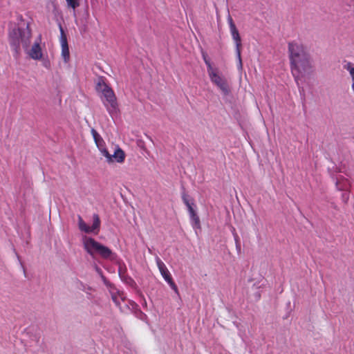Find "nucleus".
I'll use <instances>...</instances> for the list:
<instances>
[{
  "label": "nucleus",
  "instance_id": "obj_1",
  "mask_svg": "<svg viewBox=\"0 0 354 354\" xmlns=\"http://www.w3.org/2000/svg\"><path fill=\"white\" fill-rule=\"evenodd\" d=\"M288 57L292 74L299 85V82L313 73V59L306 47L296 41L288 44Z\"/></svg>",
  "mask_w": 354,
  "mask_h": 354
},
{
  "label": "nucleus",
  "instance_id": "obj_2",
  "mask_svg": "<svg viewBox=\"0 0 354 354\" xmlns=\"http://www.w3.org/2000/svg\"><path fill=\"white\" fill-rule=\"evenodd\" d=\"M31 33L28 26L26 28H13L10 32V43L16 52H18L20 45L26 50L28 56L34 60H41L43 58V52L40 46L41 40L36 41L30 49Z\"/></svg>",
  "mask_w": 354,
  "mask_h": 354
},
{
  "label": "nucleus",
  "instance_id": "obj_3",
  "mask_svg": "<svg viewBox=\"0 0 354 354\" xmlns=\"http://www.w3.org/2000/svg\"><path fill=\"white\" fill-rule=\"evenodd\" d=\"M96 90L101 94V99L106 111L111 117L115 116L119 112L117 98L113 91L108 86L103 80H99Z\"/></svg>",
  "mask_w": 354,
  "mask_h": 354
},
{
  "label": "nucleus",
  "instance_id": "obj_4",
  "mask_svg": "<svg viewBox=\"0 0 354 354\" xmlns=\"http://www.w3.org/2000/svg\"><path fill=\"white\" fill-rule=\"evenodd\" d=\"M82 243L84 250L92 257L99 255L104 259L111 261H116L117 259L115 253L91 237L87 236H82Z\"/></svg>",
  "mask_w": 354,
  "mask_h": 354
},
{
  "label": "nucleus",
  "instance_id": "obj_5",
  "mask_svg": "<svg viewBox=\"0 0 354 354\" xmlns=\"http://www.w3.org/2000/svg\"><path fill=\"white\" fill-rule=\"evenodd\" d=\"M211 82L215 85L224 95H229L231 88L226 78L219 72L218 68H215L207 72Z\"/></svg>",
  "mask_w": 354,
  "mask_h": 354
},
{
  "label": "nucleus",
  "instance_id": "obj_6",
  "mask_svg": "<svg viewBox=\"0 0 354 354\" xmlns=\"http://www.w3.org/2000/svg\"><path fill=\"white\" fill-rule=\"evenodd\" d=\"M228 24L230 26V30L233 40L234 41L236 46V53L238 59V68L242 69L243 64L241 55V39L239 35V30H237L232 17L229 16L227 19Z\"/></svg>",
  "mask_w": 354,
  "mask_h": 354
},
{
  "label": "nucleus",
  "instance_id": "obj_7",
  "mask_svg": "<svg viewBox=\"0 0 354 354\" xmlns=\"http://www.w3.org/2000/svg\"><path fill=\"white\" fill-rule=\"evenodd\" d=\"M78 227L79 229L85 233H91L95 235L97 234L100 232V220L97 214H94L93 216V225L88 226L82 218L81 216L78 217Z\"/></svg>",
  "mask_w": 354,
  "mask_h": 354
},
{
  "label": "nucleus",
  "instance_id": "obj_8",
  "mask_svg": "<svg viewBox=\"0 0 354 354\" xmlns=\"http://www.w3.org/2000/svg\"><path fill=\"white\" fill-rule=\"evenodd\" d=\"M183 201L187 207L192 227L196 231L201 229L200 219L198 216L196 211L194 209V203L190 200L187 195L184 194L183 196Z\"/></svg>",
  "mask_w": 354,
  "mask_h": 354
},
{
  "label": "nucleus",
  "instance_id": "obj_9",
  "mask_svg": "<svg viewBox=\"0 0 354 354\" xmlns=\"http://www.w3.org/2000/svg\"><path fill=\"white\" fill-rule=\"evenodd\" d=\"M156 261L158 270L163 279L168 283L171 289L174 290L176 293L178 294V288L175 283L173 281L172 278L171 277V274L165 264L161 261V259L159 257L156 258Z\"/></svg>",
  "mask_w": 354,
  "mask_h": 354
},
{
  "label": "nucleus",
  "instance_id": "obj_10",
  "mask_svg": "<svg viewBox=\"0 0 354 354\" xmlns=\"http://www.w3.org/2000/svg\"><path fill=\"white\" fill-rule=\"evenodd\" d=\"M60 44L62 48V57L65 63H67L70 59V53L69 48L68 46L67 39L64 32V30L62 27H60Z\"/></svg>",
  "mask_w": 354,
  "mask_h": 354
},
{
  "label": "nucleus",
  "instance_id": "obj_11",
  "mask_svg": "<svg viewBox=\"0 0 354 354\" xmlns=\"http://www.w3.org/2000/svg\"><path fill=\"white\" fill-rule=\"evenodd\" d=\"M111 160H106L107 162L111 163L113 162H116L118 163H122L125 160V153L124 151L120 148L119 147H116L113 154H110Z\"/></svg>",
  "mask_w": 354,
  "mask_h": 354
},
{
  "label": "nucleus",
  "instance_id": "obj_12",
  "mask_svg": "<svg viewBox=\"0 0 354 354\" xmlns=\"http://www.w3.org/2000/svg\"><path fill=\"white\" fill-rule=\"evenodd\" d=\"M96 145L100 151L101 152L102 155L106 158V160H111L110 153H109L106 148L104 141L103 140L100 142H98L96 144Z\"/></svg>",
  "mask_w": 354,
  "mask_h": 354
},
{
  "label": "nucleus",
  "instance_id": "obj_13",
  "mask_svg": "<svg viewBox=\"0 0 354 354\" xmlns=\"http://www.w3.org/2000/svg\"><path fill=\"white\" fill-rule=\"evenodd\" d=\"M337 187L339 190H346L350 187V183L347 180L342 181L341 178H339L337 183Z\"/></svg>",
  "mask_w": 354,
  "mask_h": 354
},
{
  "label": "nucleus",
  "instance_id": "obj_14",
  "mask_svg": "<svg viewBox=\"0 0 354 354\" xmlns=\"http://www.w3.org/2000/svg\"><path fill=\"white\" fill-rule=\"evenodd\" d=\"M203 59L204 60L205 64L207 66V72H209L216 68L212 66V64L210 62V59L208 58L207 55L205 53H203Z\"/></svg>",
  "mask_w": 354,
  "mask_h": 354
},
{
  "label": "nucleus",
  "instance_id": "obj_15",
  "mask_svg": "<svg viewBox=\"0 0 354 354\" xmlns=\"http://www.w3.org/2000/svg\"><path fill=\"white\" fill-rule=\"evenodd\" d=\"M91 132V134L93 136V138L94 139L95 144L104 140L102 139V138L101 137V136L94 129H92Z\"/></svg>",
  "mask_w": 354,
  "mask_h": 354
},
{
  "label": "nucleus",
  "instance_id": "obj_16",
  "mask_svg": "<svg viewBox=\"0 0 354 354\" xmlns=\"http://www.w3.org/2000/svg\"><path fill=\"white\" fill-rule=\"evenodd\" d=\"M68 7L75 10L80 6V0H66Z\"/></svg>",
  "mask_w": 354,
  "mask_h": 354
},
{
  "label": "nucleus",
  "instance_id": "obj_17",
  "mask_svg": "<svg viewBox=\"0 0 354 354\" xmlns=\"http://www.w3.org/2000/svg\"><path fill=\"white\" fill-rule=\"evenodd\" d=\"M119 297L120 298V299L122 301H124V298L120 295H119L118 296H117V295L112 296L113 301L118 306H120V301L119 300Z\"/></svg>",
  "mask_w": 354,
  "mask_h": 354
},
{
  "label": "nucleus",
  "instance_id": "obj_18",
  "mask_svg": "<svg viewBox=\"0 0 354 354\" xmlns=\"http://www.w3.org/2000/svg\"><path fill=\"white\" fill-rule=\"evenodd\" d=\"M43 66L46 68H50V62L48 59H43Z\"/></svg>",
  "mask_w": 354,
  "mask_h": 354
},
{
  "label": "nucleus",
  "instance_id": "obj_19",
  "mask_svg": "<svg viewBox=\"0 0 354 354\" xmlns=\"http://www.w3.org/2000/svg\"><path fill=\"white\" fill-rule=\"evenodd\" d=\"M342 198L344 201L346 203L348 199V195L346 193L342 194Z\"/></svg>",
  "mask_w": 354,
  "mask_h": 354
},
{
  "label": "nucleus",
  "instance_id": "obj_20",
  "mask_svg": "<svg viewBox=\"0 0 354 354\" xmlns=\"http://www.w3.org/2000/svg\"><path fill=\"white\" fill-rule=\"evenodd\" d=\"M129 280H130V281H131V284L132 286L136 285V283H135V282H134L131 279H130Z\"/></svg>",
  "mask_w": 354,
  "mask_h": 354
},
{
  "label": "nucleus",
  "instance_id": "obj_21",
  "mask_svg": "<svg viewBox=\"0 0 354 354\" xmlns=\"http://www.w3.org/2000/svg\"><path fill=\"white\" fill-rule=\"evenodd\" d=\"M140 297L143 299L145 304H146V300L145 299L142 294H140Z\"/></svg>",
  "mask_w": 354,
  "mask_h": 354
}]
</instances>
